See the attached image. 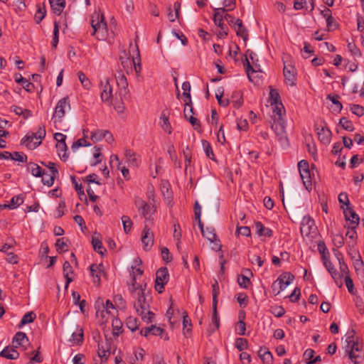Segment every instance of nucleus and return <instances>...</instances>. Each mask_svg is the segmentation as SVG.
Here are the masks:
<instances>
[{
    "mask_svg": "<svg viewBox=\"0 0 364 364\" xmlns=\"http://www.w3.org/2000/svg\"><path fill=\"white\" fill-rule=\"evenodd\" d=\"M92 35L95 36L98 40H105L107 37L108 30L104 15L100 12H95L91 16Z\"/></svg>",
    "mask_w": 364,
    "mask_h": 364,
    "instance_id": "nucleus-1",
    "label": "nucleus"
},
{
    "mask_svg": "<svg viewBox=\"0 0 364 364\" xmlns=\"http://www.w3.org/2000/svg\"><path fill=\"white\" fill-rule=\"evenodd\" d=\"M346 341L347 343L346 351L350 359L355 364L360 363L363 358V353L360 345L355 340L353 331L348 333Z\"/></svg>",
    "mask_w": 364,
    "mask_h": 364,
    "instance_id": "nucleus-2",
    "label": "nucleus"
},
{
    "mask_svg": "<svg viewBox=\"0 0 364 364\" xmlns=\"http://www.w3.org/2000/svg\"><path fill=\"white\" fill-rule=\"evenodd\" d=\"M142 297H144V296L138 298V301L140 303L141 309V311L138 309V314H139L142 321L144 323H153L155 320V314L149 309V301L151 299L149 298L146 300V298H144L143 303H141V299Z\"/></svg>",
    "mask_w": 364,
    "mask_h": 364,
    "instance_id": "nucleus-3",
    "label": "nucleus"
},
{
    "mask_svg": "<svg viewBox=\"0 0 364 364\" xmlns=\"http://www.w3.org/2000/svg\"><path fill=\"white\" fill-rule=\"evenodd\" d=\"M121 65L127 75L134 74V69L136 72V64L130 52L123 50L119 54Z\"/></svg>",
    "mask_w": 364,
    "mask_h": 364,
    "instance_id": "nucleus-4",
    "label": "nucleus"
},
{
    "mask_svg": "<svg viewBox=\"0 0 364 364\" xmlns=\"http://www.w3.org/2000/svg\"><path fill=\"white\" fill-rule=\"evenodd\" d=\"M169 280V274L168 269L164 267L159 268L156 272L155 289L159 293H162L164 286Z\"/></svg>",
    "mask_w": 364,
    "mask_h": 364,
    "instance_id": "nucleus-5",
    "label": "nucleus"
},
{
    "mask_svg": "<svg viewBox=\"0 0 364 364\" xmlns=\"http://www.w3.org/2000/svg\"><path fill=\"white\" fill-rule=\"evenodd\" d=\"M70 105L68 97H65L60 99L55 108V111L53 115V118L54 119V122H61L63 117L65 114V109H70Z\"/></svg>",
    "mask_w": 364,
    "mask_h": 364,
    "instance_id": "nucleus-6",
    "label": "nucleus"
},
{
    "mask_svg": "<svg viewBox=\"0 0 364 364\" xmlns=\"http://www.w3.org/2000/svg\"><path fill=\"white\" fill-rule=\"evenodd\" d=\"M136 264L135 261L127 269V274L124 276V282L128 287V290L131 294L134 295L136 291L135 281L136 277Z\"/></svg>",
    "mask_w": 364,
    "mask_h": 364,
    "instance_id": "nucleus-7",
    "label": "nucleus"
},
{
    "mask_svg": "<svg viewBox=\"0 0 364 364\" xmlns=\"http://www.w3.org/2000/svg\"><path fill=\"white\" fill-rule=\"evenodd\" d=\"M100 88L102 90L100 97L102 102L111 105L114 99L113 98L112 88L107 78L100 82Z\"/></svg>",
    "mask_w": 364,
    "mask_h": 364,
    "instance_id": "nucleus-8",
    "label": "nucleus"
},
{
    "mask_svg": "<svg viewBox=\"0 0 364 364\" xmlns=\"http://www.w3.org/2000/svg\"><path fill=\"white\" fill-rule=\"evenodd\" d=\"M343 209V214L345 219L348 222V225L357 228L360 223V217L353 210L352 206H341Z\"/></svg>",
    "mask_w": 364,
    "mask_h": 364,
    "instance_id": "nucleus-9",
    "label": "nucleus"
},
{
    "mask_svg": "<svg viewBox=\"0 0 364 364\" xmlns=\"http://www.w3.org/2000/svg\"><path fill=\"white\" fill-rule=\"evenodd\" d=\"M141 243L145 251H149L154 245V234L147 225L145 226L142 232Z\"/></svg>",
    "mask_w": 364,
    "mask_h": 364,
    "instance_id": "nucleus-10",
    "label": "nucleus"
},
{
    "mask_svg": "<svg viewBox=\"0 0 364 364\" xmlns=\"http://www.w3.org/2000/svg\"><path fill=\"white\" fill-rule=\"evenodd\" d=\"M283 73L287 84L290 86H294L296 85V68L291 65L284 64Z\"/></svg>",
    "mask_w": 364,
    "mask_h": 364,
    "instance_id": "nucleus-11",
    "label": "nucleus"
},
{
    "mask_svg": "<svg viewBox=\"0 0 364 364\" xmlns=\"http://www.w3.org/2000/svg\"><path fill=\"white\" fill-rule=\"evenodd\" d=\"M314 220L310 216H304L301 223L300 231L302 236L309 237L314 228Z\"/></svg>",
    "mask_w": 364,
    "mask_h": 364,
    "instance_id": "nucleus-12",
    "label": "nucleus"
},
{
    "mask_svg": "<svg viewBox=\"0 0 364 364\" xmlns=\"http://www.w3.org/2000/svg\"><path fill=\"white\" fill-rule=\"evenodd\" d=\"M21 143L25 145L28 149L32 150L41 144V141L36 140V134H34V132H30L21 139Z\"/></svg>",
    "mask_w": 364,
    "mask_h": 364,
    "instance_id": "nucleus-13",
    "label": "nucleus"
},
{
    "mask_svg": "<svg viewBox=\"0 0 364 364\" xmlns=\"http://www.w3.org/2000/svg\"><path fill=\"white\" fill-rule=\"evenodd\" d=\"M316 127V132L318 139L323 144H329L331 138V131L326 126Z\"/></svg>",
    "mask_w": 364,
    "mask_h": 364,
    "instance_id": "nucleus-14",
    "label": "nucleus"
},
{
    "mask_svg": "<svg viewBox=\"0 0 364 364\" xmlns=\"http://www.w3.org/2000/svg\"><path fill=\"white\" fill-rule=\"evenodd\" d=\"M193 114L192 103H185V107L183 110L184 117L188 120L189 122L196 129L200 127V124L198 119L193 116Z\"/></svg>",
    "mask_w": 364,
    "mask_h": 364,
    "instance_id": "nucleus-15",
    "label": "nucleus"
},
{
    "mask_svg": "<svg viewBox=\"0 0 364 364\" xmlns=\"http://www.w3.org/2000/svg\"><path fill=\"white\" fill-rule=\"evenodd\" d=\"M248 57L251 59L252 63H254L255 59L257 58V54L255 53L252 50H247V53L245 55V60H243V65L245 68V71L248 76L250 80H251L250 73H255L257 70L253 68V66L250 64Z\"/></svg>",
    "mask_w": 364,
    "mask_h": 364,
    "instance_id": "nucleus-16",
    "label": "nucleus"
},
{
    "mask_svg": "<svg viewBox=\"0 0 364 364\" xmlns=\"http://www.w3.org/2000/svg\"><path fill=\"white\" fill-rule=\"evenodd\" d=\"M171 185L167 181H161L160 183V190L164 197V203L170 204L173 199V192L171 190Z\"/></svg>",
    "mask_w": 364,
    "mask_h": 364,
    "instance_id": "nucleus-17",
    "label": "nucleus"
},
{
    "mask_svg": "<svg viewBox=\"0 0 364 364\" xmlns=\"http://www.w3.org/2000/svg\"><path fill=\"white\" fill-rule=\"evenodd\" d=\"M159 124L164 132H167L168 134H171L172 127L169 122V112L167 109H164L161 112L159 118Z\"/></svg>",
    "mask_w": 364,
    "mask_h": 364,
    "instance_id": "nucleus-18",
    "label": "nucleus"
},
{
    "mask_svg": "<svg viewBox=\"0 0 364 364\" xmlns=\"http://www.w3.org/2000/svg\"><path fill=\"white\" fill-rule=\"evenodd\" d=\"M284 124V120H281V122L274 120L271 126L279 140L287 138Z\"/></svg>",
    "mask_w": 364,
    "mask_h": 364,
    "instance_id": "nucleus-19",
    "label": "nucleus"
},
{
    "mask_svg": "<svg viewBox=\"0 0 364 364\" xmlns=\"http://www.w3.org/2000/svg\"><path fill=\"white\" fill-rule=\"evenodd\" d=\"M164 333V330L163 328L153 324H151L150 326L142 328L140 331L141 335L144 336V337H148L149 335L160 336L162 337Z\"/></svg>",
    "mask_w": 364,
    "mask_h": 364,
    "instance_id": "nucleus-20",
    "label": "nucleus"
},
{
    "mask_svg": "<svg viewBox=\"0 0 364 364\" xmlns=\"http://www.w3.org/2000/svg\"><path fill=\"white\" fill-rule=\"evenodd\" d=\"M58 174V171L56 168H51V172L49 173L44 171L41 176L42 177V182L48 186H51L55 181V176Z\"/></svg>",
    "mask_w": 364,
    "mask_h": 364,
    "instance_id": "nucleus-21",
    "label": "nucleus"
},
{
    "mask_svg": "<svg viewBox=\"0 0 364 364\" xmlns=\"http://www.w3.org/2000/svg\"><path fill=\"white\" fill-rule=\"evenodd\" d=\"M234 29L236 31V34L240 36L246 41L248 38L247 31L242 24V21L240 18H237L235 21V25L233 26Z\"/></svg>",
    "mask_w": 364,
    "mask_h": 364,
    "instance_id": "nucleus-22",
    "label": "nucleus"
},
{
    "mask_svg": "<svg viewBox=\"0 0 364 364\" xmlns=\"http://www.w3.org/2000/svg\"><path fill=\"white\" fill-rule=\"evenodd\" d=\"M0 356L9 360H16L19 356V353L13 346H6L0 352Z\"/></svg>",
    "mask_w": 364,
    "mask_h": 364,
    "instance_id": "nucleus-23",
    "label": "nucleus"
},
{
    "mask_svg": "<svg viewBox=\"0 0 364 364\" xmlns=\"http://www.w3.org/2000/svg\"><path fill=\"white\" fill-rule=\"evenodd\" d=\"M294 279V276L290 272H284L278 278L277 282L282 287L283 290L289 285Z\"/></svg>",
    "mask_w": 364,
    "mask_h": 364,
    "instance_id": "nucleus-24",
    "label": "nucleus"
},
{
    "mask_svg": "<svg viewBox=\"0 0 364 364\" xmlns=\"http://www.w3.org/2000/svg\"><path fill=\"white\" fill-rule=\"evenodd\" d=\"M226 11L224 8H218L215 9V14L213 16V21L216 26L218 27H222L223 26H226L223 23V18L225 12Z\"/></svg>",
    "mask_w": 364,
    "mask_h": 364,
    "instance_id": "nucleus-25",
    "label": "nucleus"
},
{
    "mask_svg": "<svg viewBox=\"0 0 364 364\" xmlns=\"http://www.w3.org/2000/svg\"><path fill=\"white\" fill-rule=\"evenodd\" d=\"M53 11L60 15L65 7V0H49Z\"/></svg>",
    "mask_w": 364,
    "mask_h": 364,
    "instance_id": "nucleus-26",
    "label": "nucleus"
},
{
    "mask_svg": "<svg viewBox=\"0 0 364 364\" xmlns=\"http://www.w3.org/2000/svg\"><path fill=\"white\" fill-rule=\"evenodd\" d=\"M28 337L23 332H17L13 338L12 343L14 348H17L23 344L24 341H28Z\"/></svg>",
    "mask_w": 364,
    "mask_h": 364,
    "instance_id": "nucleus-27",
    "label": "nucleus"
},
{
    "mask_svg": "<svg viewBox=\"0 0 364 364\" xmlns=\"http://www.w3.org/2000/svg\"><path fill=\"white\" fill-rule=\"evenodd\" d=\"M358 253V258L355 259L353 264L356 274L364 279V262L361 259L360 255Z\"/></svg>",
    "mask_w": 364,
    "mask_h": 364,
    "instance_id": "nucleus-28",
    "label": "nucleus"
},
{
    "mask_svg": "<svg viewBox=\"0 0 364 364\" xmlns=\"http://www.w3.org/2000/svg\"><path fill=\"white\" fill-rule=\"evenodd\" d=\"M63 269L64 277L66 279V283H65V289H67L68 287L69 284L73 281V279L69 277V275L70 274L73 273V267L70 265L69 262L65 261L63 263Z\"/></svg>",
    "mask_w": 364,
    "mask_h": 364,
    "instance_id": "nucleus-29",
    "label": "nucleus"
},
{
    "mask_svg": "<svg viewBox=\"0 0 364 364\" xmlns=\"http://www.w3.org/2000/svg\"><path fill=\"white\" fill-rule=\"evenodd\" d=\"M274 107L273 108V121L277 120L281 122V120H284L282 116L285 112L284 107L282 104L273 105Z\"/></svg>",
    "mask_w": 364,
    "mask_h": 364,
    "instance_id": "nucleus-30",
    "label": "nucleus"
},
{
    "mask_svg": "<svg viewBox=\"0 0 364 364\" xmlns=\"http://www.w3.org/2000/svg\"><path fill=\"white\" fill-rule=\"evenodd\" d=\"M92 245L94 250L97 252L100 255H103L106 252V249L103 247L101 240L98 236H92Z\"/></svg>",
    "mask_w": 364,
    "mask_h": 364,
    "instance_id": "nucleus-31",
    "label": "nucleus"
},
{
    "mask_svg": "<svg viewBox=\"0 0 364 364\" xmlns=\"http://www.w3.org/2000/svg\"><path fill=\"white\" fill-rule=\"evenodd\" d=\"M231 102L234 107H240L243 104L242 93L240 91H234L231 96Z\"/></svg>",
    "mask_w": 364,
    "mask_h": 364,
    "instance_id": "nucleus-32",
    "label": "nucleus"
},
{
    "mask_svg": "<svg viewBox=\"0 0 364 364\" xmlns=\"http://www.w3.org/2000/svg\"><path fill=\"white\" fill-rule=\"evenodd\" d=\"M256 232L259 236H267L270 237L272 234V230L264 226L260 222L255 223Z\"/></svg>",
    "mask_w": 364,
    "mask_h": 364,
    "instance_id": "nucleus-33",
    "label": "nucleus"
},
{
    "mask_svg": "<svg viewBox=\"0 0 364 364\" xmlns=\"http://www.w3.org/2000/svg\"><path fill=\"white\" fill-rule=\"evenodd\" d=\"M27 170L33 176L40 177L42 175L43 170L36 164L30 162L27 164Z\"/></svg>",
    "mask_w": 364,
    "mask_h": 364,
    "instance_id": "nucleus-34",
    "label": "nucleus"
},
{
    "mask_svg": "<svg viewBox=\"0 0 364 364\" xmlns=\"http://www.w3.org/2000/svg\"><path fill=\"white\" fill-rule=\"evenodd\" d=\"M269 103L271 106L273 105L282 104L280 100V95L278 91L272 87H269Z\"/></svg>",
    "mask_w": 364,
    "mask_h": 364,
    "instance_id": "nucleus-35",
    "label": "nucleus"
},
{
    "mask_svg": "<svg viewBox=\"0 0 364 364\" xmlns=\"http://www.w3.org/2000/svg\"><path fill=\"white\" fill-rule=\"evenodd\" d=\"M300 176L303 180V183L306 189H311L312 183L310 176V171H299Z\"/></svg>",
    "mask_w": 364,
    "mask_h": 364,
    "instance_id": "nucleus-36",
    "label": "nucleus"
},
{
    "mask_svg": "<svg viewBox=\"0 0 364 364\" xmlns=\"http://www.w3.org/2000/svg\"><path fill=\"white\" fill-rule=\"evenodd\" d=\"M98 269H99V266H97L95 264H92L90 267L91 276L92 277V282L97 286H100V276L97 273Z\"/></svg>",
    "mask_w": 364,
    "mask_h": 364,
    "instance_id": "nucleus-37",
    "label": "nucleus"
},
{
    "mask_svg": "<svg viewBox=\"0 0 364 364\" xmlns=\"http://www.w3.org/2000/svg\"><path fill=\"white\" fill-rule=\"evenodd\" d=\"M339 95H328L327 99L329 100L335 106L333 111L340 112L343 108L342 104L339 101Z\"/></svg>",
    "mask_w": 364,
    "mask_h": 364,
    "instance_id": "nucleus-38",
    "label": "nucleus"
},
{
    "mask_svg": "<svg viewBox=\"0 0 364 364\" xmlns=\"http://www.w3.org/2000/svg\"><path fill=\"white\" fill-rule=\"evenodd\" d=\"M107 134H109L107 130H96L91 133L90 139L94 142H97L106 137Z\"/></svg>",
    "mask_w": 364,
    "mask_h": 364,
    "instance_id": "nucleus-39",
    "label": "nucleus"
},
{
    "mask_svg": "<svg viewBox=\"0 0 364 364\" xmlns=\"http://www.w3.org/2000/svg\"><path fill=\"white\" fill-rule=\"evenodd\" d=\"M36 315L33 311L26 313L23 316L21 321H20V323L18 324V327L21 328L24 325L33 322L36 319Z\"/></svg>",
    "mask_w": 364,
    "mask_h": 364,
    "instance_id": "nucleus-40",
    "label": "nucleus"
},
{
    "mask_svg": "<svg viewBox=\"0 0 364 364\" xmlns=\"http://www.w3.org/2000/svg\"><path fill=\"white\" fill-rule=\"evenodd\" d=\"M15 81L17 83L21 84L24 89L27 91H29L31 87H33V85L31 82H28L27 80L23 77L22 75L19 73L15 75Z\"/></svg>",
    "mask_w": 364,
    "mask_h": 364,
    "instance_id": "nucleus-41",
    "label": "nucleus"
},
{
    "mask_svg": "<svg viewBox=\"0 0 364 364\" xmlns=\"http://www.w3.org/2000/svg\"><path fill=\"white\" fill-rule=\"evenodd\" d=\"M259 356L264 363H272L273 361V356L270 351L261 348L259 350Z\"/></svg>",
    "mask_w": 364,
    "mask_h": 364,
    "instance_id": "nucleus-42",
    "label": "nucleus"
},
{
    "mask_svg": "<svg viewBox=\"0 0 364 364\" xmlns=\"http://www.w3.org/2000/svg\"><path fill=\"white\" fill-rule=\"evenodd\" d=\"M72 341L76 344H81L83 341V330L77 328L76 331L72 334Z\"/></svg>",
    "mask_w": 364,
    "mask_h": 364,
    "instance_id": "nucleus-43",
    "label": "nucleus"
},
{
    "mask_svg": "<svg viewBox=\"0 0 364 364\" xmlns=\"http://www.w3.org/2000/svg\"><path fill=\"white\" fill-rule=\"evenodd\" d=\"M308 4L311 6V9H314V1L313 0H301L300 1H295L294 4V8L296 10H300L304 7L308 8Z\"/></svg>",
    "mask_w": 364,
    "mask_h": 364,
    "instance_id": "nucleus-44",
    "label": "nucleus"
},
{
    "mask_svg": "<svg viewBox=\"0 0 364 364\" xmlns=\"http://www.w3.org/2000/svg\"><path fill=\"white\" fill-rule=\"evenodd\" d=\"M202 235L210 242L215 240V239L218 237L215 230L213 228H206L205 231L202 233Z\"/></svg>",
    "mask_w": 364,
    "mask_h": 364,
    "instance_id": "nucleus-45",
    "label": "nucleus"
},
{
    "mask_svg": "<svg viewBox=\"0 0 364 364\" xmlns=\"http://www.w3.org/2000/svg\"><path fill=\"white\" fill-rule=\"evenodd\" d=\"M77 76L79 78V80L80 81L82 85L84 88L89 90L91 87V82L90 80L86 77L85 73L82 71H79L77 73Z\"/></svg>",
    "mask_w": 364,
    "mask_h": 364,
    "instance_id": "nucleus-46",
    "label": "nucleus"
},
{
    "mask_svg": "<svg viewBox=\"0 0 364 364\" xmlns=\"http://www.w3.org/2000/svg\"><path fill=\"white\" fill-rule=\"evenodd\" d=\"M339 124L346 131L352 132L354 130L352 122L348 120L346 117L341 118Z\"/></svg>",
    "mask_w": 364,
    "mask_h": 364,
    "instance_id": "nucleus-47",
    "label": "nucleus"
},
{
    "mask_svg": "<svg viewBox=\"0 0 364 364\" xmlns=\"http://www.w3.org/2000/svg\"><path fill=\"white\" fill-rule=\"evenodd\" d=\"M202 145L206 156L209 159L214 160V153L210 144L208 141L203 140L202 141Z\"/></svg>",
    "mask_w": 364,
    "mask_h": 364,
    "instance_id": "nucleus-48",
    "label": "nucleus"
},
{
    "mask_svg": "<svg viewBox=\"0 0 364 364\" xmlns=\"http://www.w3.org/2000/svg\"><path fill=\"white\" fill-rule=\"evenodd\" d=\"M112 317H114V315H112ZM112 325L113 327L112 334L114 336L117 337L121 333L122 323L119 320L113 318Z\"/></svg>",
    "mask_w": 364,
    "mask_h": 364,
    "instance_id": "nucleus-49",
    "label": "nucleus"
},
{
    "mask_svg": "<svg viewBox=\"0 0 364 364\" xmlns=\"http://www.w3.org/2000/svg\"><path fill=\"white\" fill-rule=\"evenodd\" d=\"M11 157H9V159L19 162H26L27 161V156L23 152L15 151L14 153H11Z\"/></svg>",
    "mask_w": 364,
    "mask_h": 364,
    "instance_id": "nucleus-50",
    "label": "nucleus"
},
{
    "mask_svg": "<svg viewBox=\"0 0 364 364\" xmlns=\"http://www.w3.org/2000/svg\"><path fill=\"white\" fill-rule=\"evenodd\" d=\"M117 85L120 87V95H125L127 92V87L128 86V83L126 77L122 75L117 80Z\"/></svg>",
    "mask_w": 364,
    "mask_h": 364,
    "instance_id": "nucleus-51",
    "label": "nucleus"
},
{
    "mask_svg": "<svg viewBox=\"0 0 364 364\" xmlns=\"http://www.w3.org/2000/svg\"><path fill=\"white\" fill-rule=\"evenodd\" d=\"M340 273L344 276H350V272L347 264L344 262L343 259H338Z\"/></svg>",
    "mask_w": 364,
    "mask_h": 364,
    "instance_id": "nucleus-52",
    "label": "nucleus"
},
{
    "mask_svg": "<svg viewBox=\"0 0 364 364\" xmlns=\"http://www.w3.org/2000/svg\"><path fill=\"white\" fill-rule=\"evenodd\" d=\"M330 274L331 275L336 284L339 288L342 287V286H343V280H342L343 275L341 273L338 272L336 269L333 270Z\"/></svg>",
    "mask_w": 364,
    "mask_h": 364,
    "instance_id": "nucleus-53",
    "label": "nucleus"
},
{
    "mask_svg": "<svg viewBox=\"0 0 364 364\" xmlns=\"http://www.w3.org/2000/svg\"><path fill=\"white\" fill-rule=\"evenodd\" d=\"M98 355L102 359H105V360H107L110 355V353H108V350L105 349L103 343L98 344Z\"/></svg>",
    "mask_w": 364,
    "mask_h": 364,
    "instance_id": "nucleus-54",
    "label": "nucleus"
},
{
    "mask_svg": "<svg viewBox=\"0 0 364 364\" xmlns=\"http://www.w3.org/2000/svg\"><path fill=\"white\" fill-rule=\"evenodd\" d=\"M235 235L236 236H239L241 235L242 236L248 237L251 235V231L250 228L247 226L239 227L237 225Z\"/></svg>",
    "mask_w": 364,
    "mask_h": 364,
    "instance_id": "nucleus-55",
    "label": "nucleus"
},
{
    "mask_svg": "<svg viewBox=\"0 0 364 364\" xmlns=\"http://www.w3.org/2000/svg\"><path fill=\"white\" fill-rule=\"evenodd\" d=\"M237 282L241 287L247 289L250 284V280L247 275L242 274L237 278Z\"/></svg>",
    "mask_w": 364,
    "mask_h": 364,
    "instance_id": "nucleus-56",
    "label": "nucleus"
},
{
    "mask_svg": "<svg viewBox=\"0 0 364 364\" xmlns=\"http://www.w3.org/2000/svg\"><path fill=\"white\" fill-rule=\"evenodd\" d=\"M248 342L246 338H238L235 341V347L242 351L247 348Z\"/></svg>",
    "mask_w": 364,
    "mask_h": 364,
    "instance_id": "nucleus-57",
    "label": "nucleus"
},
{
    "mask_svg": "<svg viewBox=\"0 0 364 364\" xmlns=\"http://www.w3.org/2000/svg\"><path fill=\"white\" fill-rule=\"evenodd\" d=\"M122 222L123 224V228H124V232L126 233L129 232L131 230V228H132V222L130 220V218L128 216L123 215L122 217Z\"/></svg>",
    "mask_w": 364,
    "mask_h": 364,
    "instance_id": "nucleus-58",
    "label": "nucleus"
},
{
    "mask_svg": "<svg viewBox=\"0 0 364 364\" xmlns=\"http://www.w3.org/2000/svg\"><path fill=\"white\" fill-rule=\"evenodd\" d=\"M90 146V144L87 142V141L85 138H82V139H80L77 140L76 141H75L73 144L71 149H73V151H75L81 146Z\"/></svg>",
    "mask_w": 364,
    "mask_h": 364,
    "instance_id": "nucleus-59",
    "label": "nucleus"
},
{
    "mask_svg": "<svg viewBox=\"0 0 364 364\" xmlns=\"http://www.w3.org/2000/svg\"><path fill=\"white\" fill-rule=\"evenodd\" d=\"M173 238L176 241H178V242H181V239L182 237L181 226L178 224V223H173Z\"/></svg>",
    "mask_w": 364,
    "mask_h": 364,
    "instance_id": "nucleus-60",
    "label": "nucleus"
},
{
    "mask_svg": "<svg viewBox=\"0 0 364 364\" xmlns=\"http://www.w3.org/2000/svg\"><path fill=\"white\" fill-rule=\"evenodd\" d=\"M56 148L58 149V155L66 159H68V156L66 155V150H67V146H66V144L65 142L64 143H58L57 145H56Z\"/></svg>",
    "mask_w": 364,
    "mask_h": 364,
    "instance_id": "nucleus-61",
    "label": "nucleus"
},
{
    "mask_svg": "<svg viewBox=\"0 0 364 364\" xmlns=\"http://www.w3.org/2000/svg\"><path fill=\"white\" fill-rule=\"evenodd\" d=\"M350 109L354 114L358 117L364 115V107L359 105H350Z\"/></svg>",
    "mask_w": 364,
    "mask_h": 364,
    "instance_id": "nucleus-62",
    "label": "nucleus"
},
{
    "mask_svg": "<svg viewBox=\"0 0 364 364\" xmlns=\"http://www.w3.org/2000/svg\"><path fill=\"white\" fill-rule=\"evenodd\" d=\"M46 13V11L44 6L38 7L37 12L35 14V20L37 23H39L45 18Z\"/></svg>",
    "mask_w": 364,
    "mask_h": 364,
    "instance_id": "nucleus-63",
    "label": "nucleus"
},
{
    "mask_svg": "<svg viewBox=\"0 0 364 364\" xmlns=\"http://www.w3.org/2000/svg\"><path fill=\"white\" fill-rule=\"evenodd\" d=\"M345 283L346 285V287L351 294H355L356 292V290L354 287V284L353 282L352 279L350 278V276H346L345 278Z\"/></svg>",
    "mask_w": 364,
    "mask_h": 364,
    "instance_id": "nucleus-64",
    "label": "nucleus"
}]
</instances>
